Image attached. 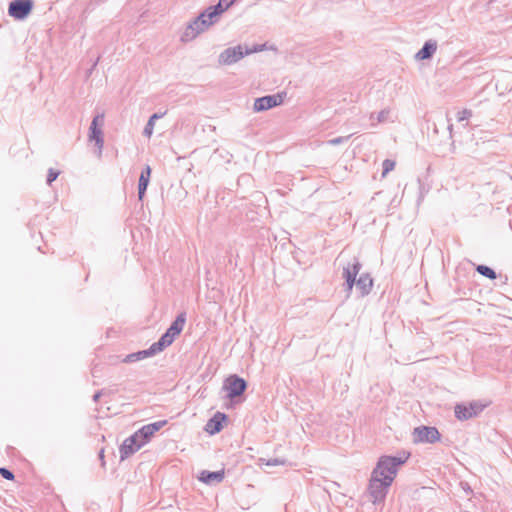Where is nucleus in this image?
<instances>
[{
  "label": "nucleus",
  "mask_w": 512,
  "mask_h": 512,
  "mask_svg": "<svg viewBox=\"0 0 512 512\" xmlns=\"http://www.w3.org/2000/svg\"><path fill=\"white\" fill-rule=\"evenodd\" d=\"M361 269V263L357 258H353L352 262H349L343 267V278L346 280V290L350 293L353 286L356 285V289L360 292L361 296L368 295L373 286V280L368 273L361 274L356 280V277Z\"/></svg>",
  "instance_id": "nucleus-1"
},
{
  "label": "nucleus",
  "mask_w": 512,
  "mask_h": 512,
  "mask_svg": "<svg viewBox=\"0 0 512 512\" xmlns=\"http://www.w3.org/2000/svg\"><path fill=\"white\" fill-rule=\"evenodd\" d=\"M406 461L400 457L393 456H382L379 458L375 468L373 469V475L388 481V478H391V483L394 481L398 469L401 465H403Z\"/></svg>",
  "instance_id": "nucleus-2"
},
{
  "label": "nucleus",
  "mask_w": 512,
  "mask_h": 512,
  "mask_svg": "<svg viewBox=\"0 0 512 512\" xmlns=\"http://www.w3.org/2000/svg\"><path fill=\"white\" fill-rule=\"evenodd\" d=\"M211 26H213L212 21L207 18L206 14L201 12L185 26L181 33L180 41L183 43L191 42Z\"/></svg>",
  "instance_id": "nucleus-3"
},
{
  "label": "nucleus",
  "mask_w": 512,
  "mask_h": 512,
  "mask_svg": "<svg viewBox=\"0 0 512 512\" xmlns=\"http://www.w3.org/2000/svg\"><path fill=\"white\" fill-rule=\"evenodd\" d=\"M263 50V46L258 45L253 48H244L242 45L228 47L218 56L220 65H232L240 61L244 56Z\"/></svg>",
  "instance_id": "nucleus-4"
},
{
  "label": "nucleus",
  "mask_w": 512,
  "mask_h": 512,
  "mask_svg": "<svg viewBox=\"0 0 512 512\" xmlns=\"http://www.w3.org/2000/svg\"><path fill=\"white\" fill-rule=\"evenodd\" d=\"M391 484V478H388V481H386L371 474V478L369 480V485L367 489V495L369 500L373 504L383 503Z\"/></svg>",
  "instance_id": "nucleus-5"
},
{
  "label": "nucleus",
  "mask_w": 512,
  "mask_h": 512,
  "mask_svg": "<svg viewBox=\"0 0 512 512\" xmlns=\"http://www.w3.org/2000/svg\"><path fill=\"white\" fill-rule=\"evenodd\" d=\"M186 321L185 313H180L176 319L172 322L167 331L161 336V338L155 342V348L163 351L166 347L170 346L175 337L181 333L184 328Z\"/></svg>",
  "instance_id": "nucleus-6"
},
{
  "label": "nucleus",
  "mask_w": 512,
  "mask_h": 512,
  "mask_svg": "<svg viewBox=\"0 0 512 512\" xmlns=\"http://www.w3.org/2000/svg\"><path fill=\"white\" fill-rule=\"evenodd\" d=\"M105 115L104 112L97 113L89 127L88 139L90 142H94L95 146L98 149L99 156L102 154V150L104 147V126Z\"/></svg>",
  "instance_id": "nucleus-7"
},
{
  "label": "nucleus",
  "mask_w": 512,
  "mask_h": 512,
  "mask_svg": "<svg viewBox=\"0 0 512 512\" xmlns=\"http://www.w3.org/2000/svg\"><path fill=\"white\" fill-rule=\"evenodd\" d=\"M486 406L487 404L481 401L456 404L454 408L455 417L460 421L471 419L478 416Z\"/></svg>",
  "instance_id": "nucleus-8"
},
{
  "label": "nucleus",
  "mask_w": 512,
  "mask_h": 512,
  "mask_svg": "<svg viewBox=\"0 0 512 512\" xmlns=\"http://www.w3.org/2000/svg\"><path fill=\"white\" fill-rule=\"evenodd\" d=\"M415 443H435L440 440V433L436 427L419 426L413 430Z\"/></svg>",
  "instance_id": "nucleus-9"
},
{
  "label": "nucleus",
  "mask_w": 512,
  "mask_h": 512,
  "mask_svg": "<svg viewBox=\"0 0 512 512\" xmlns=\"http://www.w3.org/2000/svg\"><path fill=\"white\" fill-rule=\"evenodd\" d=\"M32 8V0H13L9 4L8 13L17 20H23L31 13Z\"/></svg>",
  "instance_id": "nucleus-10"
},
{
  "label": "nucleus",
  "mask_w": 512,
  "mask_h": 512,
  "mask_svg": "<svg viewBox=\"0 0 512 512\" xmlns=\"http://www.w3.org/2000/svg\"><path fill=\"white\" fill-rule=\"evenodd\" d=\"M285 94L277 93L273 95H267L264 97L257 98L254 101L253 110L255 112H262L278 105H281L284 101Z\"/></svg>",
  "instance_id": "nucleus-11"
},
{
  "label": "nucleus",
  "mask_w": 512,
  "mask_h": 512,
  "mask_svg": "<svg viewBox=\"0 0 512 512\" xmlns=\"http://www.w3.org/2000/svg\"><path fill=\"white\" fill-rule=\"evenodd\" d=\"M246 387V381L237 375L229 376L224 382V388L228 391L227 395L231 399L240 396Z\"/></svg>",
  "instance_id": "nucleus-12"
},
{
  "label": "nucleus",
  "mask_w": 512,
  "mask_h": 512,
  "mask_svg": "<svg viewBox=\"0 0 512 512\" xmlns=\"http://www.w3.org/2000/svg\"><path fill=\"white\" fill-rule=\"evenodd\" d=\"M144 443L141 442L136 433L128 437L120 446V458L124 460L128 458L130 455L138 451Z\"/></svg>",
  "instance_id": "nucleus-13"
},
{
  "label": "nucleus",
  "mask_w": 512,
  "mask_h": 512,
  "mask_svg": "<svg viewBox=\"0 0 512 512\" xmlns=\"http://www.w3.org/2000/svg\"><path fill=\"white\" fill-rule=\"evenodd\" d=\"M167 423L166 420L157 421L148 425L143 426L141 429L136 431V436L139 437L142 443H147L149 439L154 435L155 432L159 431Z\"/></svg>",
  "instance_id": "nucleus-14"
},
{
  "label": "nucleus",
  "mask_w": 512,
  "mask_h": 512,
  "mask_svg": "<svg viewBox=\"0 0 512 512\" xmlns=\"http://www.w3.org/2000/svg\"><path fill=\"white\" fill-rule=\"evenodd\" d=\"M157 353H160V350L156 349V348H155V343H153V344H152L148 349H146V350H142V351H138V352H135V353L128 354V355L123 359V362H124V363H132V362H136V361H139V360L145 359V358H147V357H150V356L156 355Z\"/></svg>",
  "instance_id": "nucleus-15"
},
{
  "label": "nucleus",
  "mask_w": 512,
  "mask_h": 512,
  "mask_svg": "<svg viewBox=\"0 0 512 512\" xmlns=\"http://www.w3.org/2000/svg\"><path fill=\"white\" fill-rule=\"evenodd\" d=\"M437 41L430 39L426 41L423 45V47L416 53L415 59L416 60H426L430 59L435 52L437 51Z\"/></svg>",
  "instance_id": "nucleus-16"
},
{
  "label": "nucleus",
  "mask_w": 512,
  "mask_h": 512,
  "mask_svg": "<svg viewBox=\"0 0 512 512\" xmlns=\"http://www.w3.org/2000/svg\"><path fill=\"white\" fill-rule=\"evenodd\" d=\"M198 479L201 482L208 484V485L220 483L224 479V470L215 471V472L203 470L200 472Z\"/></svg>",
  "instance_id": "nucleus-17"
},
{
  "label": "nucleus",
  "mask_w": 512,
  "mask_h": 512,
  "mask_svg": "<svg viewBox=\"0 0 512 512\" xmlns=\"http://www.w3.org/2000/svg\"><path fill=\"white\" fill-rule=\"evenodd\" d=\"M151 176V167L146 165V167L142 170L139 181H138V198L142 200L144 198L145 192L147 190L149 181Z\"/></svg>",
  "instance_id": "nucleus-18"
},
{
  "label": "nucleus",
  "mask_w": 512,
  "mask_h": 512,
  "mask_svg": "<svg viewBox=\"0 0 512 512\" xmlns=\"http://www.w3.org/2000/svg\"><path fill=\"white\" fill-rule=\"evenodd\" d=\"M226 419V415L217 412L206 424L205 430L210 434H216L222 429V422Z\"/></svg>",
  "instance_id": "nucleus-19"
},
{
  "label": "nucleus",
  "mask_w": 512,
  "mask_h": 512,
  "mask_svg": "<svg viewBox=\"0 0 512 512\" xmlns=\"http://www.w3.org/2000/svg\"><path fill=\"white\" fill-rule=\"evenodd\" d=\"M227 9L228 7H226L225 3H222V1L219 0L218 4L208 7L203 11V13L206 14L207 18L212 21V24L214 25L218 22L219 16Z\"/></svg>",
  "instance_id": "nucleus-20"
},
{
  "label": "nucleus",
  "mask_w": 512,
  "mask_h": 512,
  "mask_svg": "<svg viewBox=\"0 0 512 512\" xmlns=\"http://www.w3.org/2000/svg\"><path fill=\"white\" fill-rule=\"evenodd\" d=\"M390 116V109L386 108L381 110L376 116L374 113L370 114L371 126H376L378 123L388 121Z\"/></svg>",
  "instance_id": "nucleus-21"
},
{
  "label": "nucleus",
  "mask_w": 512,
  "mask_h": 512,
  "mask_svg": "<svg viewBox=\"0 0 512 512\" xmlns=\"http://www.w3.org/2000/svg\"><path fill=\"white\" fill-rule=\"evenodd\" d=\"M162 116H163V114L155 113L149 118V120L143 130L144 136H146L148 138H150L152 136L153 131H154L155 122H156V120L160 119Z\"/></svg>",
  "instance_id": "nucleus-22"
},
{
  "label": "nucleus",
  "mask_w": 512,
  "mask_h": 512,
  "mask_svg": "<svg viewBox=\"0 0 512 512\" xmlns=\"http://www.w3.org/2000/svg\"><path fill=\"white\" fill-rule=\"evenodd\" d=\"M476 271L480 275L485 276L489 279H496V277H497L495 271L492 268L485 266V265H478L476 267Z\"/></svg>",
  "instance_id": "nucleus-23"
},
{
  "label": "nucleus",
  "mask_w": 512,
  "mask_h": 512,
  "mask_svg": "<svg viewBox=\"0 0 512 512\" xmlns=\"http://www.w3.org/2000/svg\"><path fill=\"white\" fill-rule=\"evenodd\" d=\"M382 166V177H385L390 171H392L395 168V162L393 160L386 159L383 161Z\"/></svg>",
  "instance_id": "nucleus-24"
},
{
  "label": "nucleus",
  "mask_w": 512,
  "mask_h": 512,
  "mask_svg": "<svg viewBox=\"0 0 512 512\" xmlns=\"http://www.w3.org/2000/svg\"><path fill=\"white\" fill-rule=\"evenodd\" d=\"M472 116V111L469 109H463L457 113V120L462 122L464 120L469 119Z\"/></svg>",
  "instance_id": "nucleus-25"
},
{
  "label": "nucleus",
  "mask_w": 512,
  "mask_h": 512,
  "mask_svg": "<svg viewBox=\"0 0 512 512\" xmlns=\"http://www.w3.org/2000/svg\"><path fill=\"white\" fill-rule=\"evenodd\" d=\"M58 175H59L58 171H55L54 169L50 168L48 171V176H47V184L51 185L52 182L57 179Z\"/></svg>",
  "instance_id": "nucleus-26"
},
{
  "label": "nucleus",
  "mask_w": 512,
  "mask_h": 512,
  "mask_svg": "<svg viewBox=\"0 0 512 512\" xmlns=\"http://www.w3.org/2000/svg\"><path fill=\"white\" fill-rule=\"evenodd\" d=\"M350 136H347V137H336V138H333V139H330L328 141V144L332 145V146H336V145H339V144H342L344 143L345 141H347L349 139Z\"/></svg>",
  "instance_id": "nucleus-27"
},
{
  "label": "nucleus",
  "mask_w": 512,
  "mask_h": 512,
  "mask_svg": "<svg viewBox=\"0 0 512 512\" xmlns=\"http://www.w3.org/2000/svg\"><path fill=\"white\" fill-rule=\"evenodd\" d=\"M0 475L7 480L14 479V474L10 470H8L7 468H4V467L0 468Z\"/></svg>",
  "instance_id": "nucleus-28"
},
{
  "label": "nucleus",
  "mask_w": 512,
  "mask_h": 512,
  "mask_svg": "<svg viewBox=\"0 0 512 512\" xmlns=\"http://www.w3.org/2000/svg\"><path fill=\"white\" fill-rule=\"evenodd\" d=\"M265 464L267 466L284 465L285 464V460L284 459H279V458H274V459L267 460Z\"/></svg>",
  "instance_id": "nucleus-29"
},
{
  "label": "nucleus",
  "mask_w": 512,
  "mask_h": 512,
  "mask_svg": "<svg viewBox=\"0 0 512 512\" xmlns=\"http://www.w3.org/2000/svg\"><path fill=\"white\" fill-rule=\"evenodd\" d=\"M221 1H222V3H225L226 7L229 8L234 3L235 0H221Z\"/></svg>",
  "instance_id": "nucleus-30"
},
{
  "label": "nucleus",
  "mask_w": 512,
  "mask_h": 512,
  "mask_svg": "<svg viewBox=\"0 0 512 512\" xmlns=\"http://www.w3.org/2000/svg\"><path fill=\"white\" fill-rule=\"evenodd\" d=\"M100 397H101V392H97V393L94 394L93 400L96 402V401L99 400Z\"/></svg>",
  "instance_id": "nucleus-31"
},
{
  "label": "nucleus",
  "mask_w": 512,
  "mask_h": 512,
  "mask_svg": "<svg viewBox=\"0 0 512 512\" xmlns=\"http://www.w3.org/2000/svg\"><path fill=\"white\" fill-rule=\"evenodd\" d=\"M99 457L101 460L104 459V450H101L100 453H99Z\"/></svg>",
  "instance_id": "nucleus-32"
},
{
  "label": "nucleus",
  "mask_w": 512,
  "mask_h": 512,
  "mask_svg": "<svg viewBox=\"0 0 512 512\" xmlns=\"http://www.w3.org/2000/svg\"><path fill=\"white\" fill-rule=\"evenodd\" d=\"M98 60H99V58H98V59L96 60V62L94 63V65H93L92 69H93L95 66H97V62H98Z\"/></svg>",
  "instance_id": "nucleus-33"
}]
</instances>
